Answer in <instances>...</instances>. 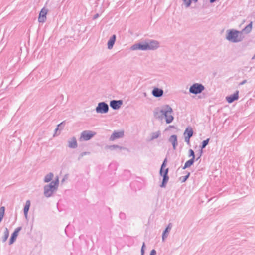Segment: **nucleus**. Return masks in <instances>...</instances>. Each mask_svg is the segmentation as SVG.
I'll list each match as a JSON object with an SVG mask.
<instances>
[{
	"mask_svg": "<svg viewBox=\"0 0 255 255\" xmlns=\"http://www.w3.org/2000/svg\"><path fill=\"white\" fill-rule=\"evenodd\" d=\"M172 113L173 110L170 106L168 105H164L155 108L153 111V115L156 119L161 121L165 119L166 123L169 124L174 119Z\"/></svg>",
	"mask_w": 255,
	"mask_h": 255,
	"instance_id": "nucleus-1",
	"label": "nucleus"
},
{
	"mask_svg": "<svg viewBox=\"0 0 255 255\" xmlns=\"http://www.w3.org/2000/svg\"><path fill=\"white\" fill-rule=\"evenodd\" d=\"M244 38L242 32L235 29H229L227 31L226 39L232 43L242 41Z\"/></svg>",
	"mask_w": 255,
	"mask_h": 255,
	"instance_id": "nucleus-2",
	"label": "nucleus"
},
{
	"mask_svg": "<svg viewBox=\"0 0 255 255\" xmlns=\"http://www.w3.org/2000/svg\"><path fill=\"white\" fill-rule=\"evenodd\" d=\"M167 158H165L160 169L159 174L161 176L163 177V179L162 183L160 186L162 188H164L166 187V185L169 180V177L168 176V173L169 171L168 168H165L167 164Z\"/></svg>",
	"mask_w": 255,
	"mask_h": 255,
	"instance_id": "nucleus-3",
	"label": "nucleus"
},
{
	"mask_svg": "<svg viewBox=\"0 0 255 255\" xmlns=\"http://www.w3.org/2000/svg\"><path fill=\"white\" fill-rule=\"evenodd\" d=\"M205 89V88L202 84L195 83L190 87L189 91L191 94L197 95L201 93Z\"/></svg>",
	"mask_w": 255,
	"mask_h": 255,
	"instance_id": "nucleus-4",
	"label": "nucleus"
},
{
	"mask_svg": "<svg viewBox=\"0 0 255 255\" xmlns=\"http://www.w3.org/2000/svg\"><path fill=\"white\" fill-rule=\"evenodd\" d=\"M108 105L105 102H99L96 108V111L97 113L106 114L109 111Z\"/></svg>",
	"mask_w": 255,
	"mask_h": 255,
	"instance_id": "nucleus-5",
	"label": "nucleus"
},
{
	"mask_svg": "<svg viewBox=\"0 0 255 255\" xmlns=\"http://www.w3.org/2000/svg\"><path fill=\"white\" fill-rule=\"evenodd\" d=\"M96 134V132L90 131V130H85L81 133L79 140L82 141H88L91 139Z\"/></svg>",
	"mask_w": 255,
	"mask_h": 255,
	"instance_id": "nucleus-6",
	"label": "nucleus"
},
{
	"mask_svg": "<svg viewBox=\"0 0 255 255\" xmlns=\"http://www.w3.org/2000/svg\"><path fill=\"white\" fill-rule=\"evenodd\" d=\"M57 189L55 188H52V186L50 185H45L44 186V195L47 197L49 198L52 196L54 192H56Z\"/></svg>",
	"mask_w": 255,
	"mask_h": 255,
	"instance_id": "nucleus-7",
	"label": "nucleus"
},
{
	"mask_svg": "<svg viewBox=\"0 0 255 255\" xmlns=\"http://www.w3.org/2000/svg\"><path fill=\"white\" fill-rule=\"evenodd\" d=\"M147 44H146V41L141 42L138 43H136L133 45L131 49L132 50H147L148 48Z\"/></svg>",
	"mask_w": 255,
	"mask_h": 255,
	"instance_id": "nucleus-8",
	"label": "nucleus"
},
{
	"mask_svg": "<svg viewBox=\"0 0 255 255\" xmlns=\"http://www.w3.org/2000/svg\"><path fill=\"white\" fill-rule=\"evenodd\" d=\"M146 44H147L148 50H155L159 47V43L155 40L148 39L146 41Z\"/></svg>",
	"mask_w": 255,
	"mask_h": 255,
	"instance_id": "nucleus-9",
	"label": "nucleus"
},
{
	"mask_svg": "<svg viewBox=\"0 0 255 255\" xmlns=\"http://www.w3.org/2000/svg\"><path fill=\"white\" fill-rule=\"evenodd\" d=\"M123 104V101L121 100H111L110 102V106L114 110L119 109Z\"/></svg>",
	"mask_w": 255,
	"mask_h": 255,
	"instance_id": "nucleus-10",
	"label": "nucleus"
},
{
	"mask_svg": "<svg viewBox=\"0 0 255 255\" xmlns=\"http://www.w3.org/2000/svg\"><path fill=\"white\" fill-rule=\"evenodd\" d=\"M239 91L236 90L234 94L226 97V101L229 103H232L239 99Z\"/></svg>",
	"mask_w": 255,
	"mask_h": 255,
	"instance_id": "nucleus-11",
	"label": "nucleus"
},
{
	"mask_svg": "<svg viewBox=\"0 0 255 255\" xmlns=\"http://www.w3.org/2000/svg\"><path fill=\"white\" fill-rule=\"evenodd\" d=\"M47 13V10L45 8H43L39 15L38 21L40 23H43L46 19V14Z\"/></svg>",
	"mask_w": 255,
	"mask_h": 255,
	"instance_id": "nucleus-12",
	"label": "nucleus"
},
{
	"mask_svg": "<svg viewBox=\"0 0 255 255\" xmlns=\"http://www.w3.org/2000/svg\"><path fill=\"white\" fill-rule=\"evenodd\" d=\"M164 91L162 89L155 87L152 91V94L156 98H159L163 96Z\"/></svg>",
	"mask_w": 255,
	"mask_h": 255,
	"instance_id": "nucleus-13",
	"label": "nucleus"
},
{
	"mask_svg": "<svg viewBox=\"0 0 255 255\" xmlns=\"http://www.w3.org/2000/svg\"><path fill=\"white\" fill-rule=\"evenodd\" d=\"M68 147L70 148L75 149L77 147V142L75 137L73 136L68 141Z\"/></svg>",
	"mask_w": 255,
	"mask_h": 255,
	"instance_id": "nucleus-14",
	"label": "nucleus"
},
{
	"mask_svg": "<svg viewBox=\"0 0 255 255\" xmlns=\"http://www.w3.org/2000/svg\"><path fill=\"white\" fill-rule=\"evenodd\" d=\"M172 227V224L171 223H169L167 227L165 229V230L163 231V232L162 233V236L163 241H164L165 240V239L167 238V237L168 235V233L170 232V231L171 230Z\"/></svg>",
	"mask_w": 255,
	"mask_h": 255,
	"instance_id": "nucleus-15",
	"label": "nucleus"
},
{
	"mask_svg": "<svg viewBox=\"0 0 255 255\" xmlns=\"http://www.w3.org/2000/svg\"><path fill=\"white\" fill-rule=\"evenodd\" d=\"M123 135V132H114L110 136V140L113 141L116 139L122 137Z\"/></svg>",
	"mask_w": 255,
	"mask_h": 255,
	"instance_id": "nucleus-16",
	"label": "nucleus"
},
{
	"mask_svg": "<svg viewBox=\"0 0 255 255\" xmlns=\"http://www.w3.org/2000/svg\"><path fill=\"white\" fill-rule=\"evenodd\" d=\"M116 39V35H113L111 37L110 39L108 40L107 45H108V48L109 49H112L113 48V47L114 46V43L115 42Z\"/></svg>",
	"mask_w": 255,
	"mask_h": 255,
	"instance_id": "nucleus-17",
	"label": "nucleus"
},
{
	"mask_svg": "<svg viewBox=\"0 0 255 255\" xmlns=\"http://www.w3.org/2000/svg\"><path fill=\"white\" fill-rule=\"evenodd\" d=\"M252 26H253V22L251 21L248 25H247L244 29H242V31H240L242 32V34H243V32H244L246 34H248L252 31Z\"/></svg>",
	"mask_w": 255,
	"mask_h": 255,
	"instance_id": "nucleus-18",
	"label": "nucleus"
},
{
	"mask_svg": "<svg viewBox=\"0 0 255 255\" xmlns=\"http://www.w3.org/2000/svg\"><path fill=\"white\" fill-rule=\"evenodd\" d=\"M193 130L191 127H187L185 131L184 135L185 137L191 138L193 135Z\"/></svg>",
	"mask_w": 255,
	"mask_h": 255,
	"instance_id": "nucleus-19",
	"label": "nucleus"
},
{
	"mask_svg": "<svg viewBox=\"0 0 255 255\" xmlns=\"http://www.w3.org/2000/svg\"><path fill=\"white\" fill-rule=\"evenodd\" d=\"M195 161H196L195 159L191 158L188 161H187L184 164V165L182 167L183 169H185L186 168L190 167L192 165H193Z\"/></svg>",
	"mask_w": 255,
	"mask_h": 255,
	"instance_id": "nucleus-20",
	"label": "nucleus"
},
{
	"mask_svg": "<svg viewBox=\"0 0 255 255\" xmlns=\"http://www.w3.org/2000/svg\"><path fill=\"white\" fill-rule=\"evenodd\" d=\"M30 206V200H27L23 209L24 215L26 218H27L28 212L29 210Z\"/></svg>",
	"mask_w": 255,
	"mask_h": 255,
	"instance_id": "nucleus-21",
	"label": "nucleus"
},
{
	"mask_svg": "<svg viewBox=\"0 0 255 255\" xmlns=\"http://www.w3.org/2000/svg\"><path fill=\"white\" fill-rule=\"evenodd\" d=\"M46 185H51L52 188H55L58 189V185H59V179L58 177H57L56 178L52 181L49 184H47Z\"/></svg>",
	"mask_w": 255,
	"mask_h": 255,
	"instance_id": "nucleus-22",
	"label": "nucleus"
},
{
	"mask_svg": "<svg viewBox=\"0 0 255 255\" xmlns=\"http://www.w3.org/2000/svg\"><path fill=\"white\" fill-rule=\"evenodd\" d=\"M184 173H185L186 175L179 178V181H180L181 183L185 182L188 179L190 175V172L188 171H185Z\"/></svg>",
	"mask_w": 255,
	"mask_h": 255,
	"instance_id": "nucleus-23",
	"label": "nucleus"
},
{
	"mask_svg": "<svg viewBox=\"0 0 255 255\" xmlns=\"http://www.w3.org/2000/svg\"><path fill=\"white\" fill-rule=\"evenodd\" d=\"M210 139V138H208L201 142V144L199 145L200 149L203 150L205 148V147L208 145Z\"/></svg>",
	"mask_w": 255,
	"mask_h": 255,
	"instance_id": "nucleus-24",
	"label": "nucleus"
},
{
	"mask_svg": "<svg viewBox=\"0 0 255 255\" xmlns=\"http://www.w3.org/2000/svg\"><path fill=\"white\" fill-rule=\"evenodd\" d=\"M54 176V175L52 173L50 172L49 174H47L44 178V182L45 183H48L52 179L53 177Z\"/></svg>",
	"mask_w": 255,
	"mask_h": 255,
	"instance_id": "nucleus-25",
	"label": "nucleus"
},
{
	"mask_svg": "<svg viewBox=\"0 0 255 255\" xmlns=\"http://www.w3.org/2000/svg\"><path fill=\"white\" fill-rule=\"evenodd\" d=\"M3 234V236L2 237V242H5L9 237V231L7 227L5 228Z\"/></svg>",
	"mask_w": 255,
	"mask_h": 255,
	"instance_id": "nucleus-26",
	"label": "nucleus"
},
{
	"mask_svg": "<svg viewBox=\"0 0 255 255\" xmlns=\"http://www.w3.org/2000/svg\"><path fill=\"white\" fill-rule=\"evenodd\" d=\"M17 236H18V234H17L16 233V232H13L12 234L11 237L10 238V240H9V245L12 244L15 242Z\"/></svg>",
	"mask_w": 255,
	"mask_h": 255,
	"instance_id": "nucleus-27",
	"label": "nucleus"
},
{
	"mask_svg": "<svg viewBox=\"0 0 255 255\" xmlns=\"http://www.w3.org/2000/svg\"><path fill=\"white\" fill-rule=\"evenodd\" d=\"M161 133L160 131L157 132H153L151 134V139L150 140H153L155 139H157L160 135Z\"/></svg>",
	"mask_w": 255,
	"mask_h": 255,
	"instance_id": "nucleus-28",
	"label": "nucleus"
},
{
	"mask_svg": "<svg viewBox=\"0 0 255 255\" xmlns=\"http://www.w3.org/2000/svg\"><path fill=\"white\" fill-rule=\"evenodd\" d=\"M169 141L172 143L173 149H175V135L171 136L169 139Z\"/></svg>",
	"mask_w": 255,
	"mask_h": 255,
	"instance_id": "nucleus-29",
	"label": "nucleus"
},
{
	"mask_svg": "<svg viewBox=\"0 0 255 255\" xmlns=\"http://www.w3.org/2000/svg\"><path fill=\"white\" fill-rule=\"evenodd\" d=\"M108 148L111 150H115L116 149H119L120 150L126 149L125 148L123 147L122 146H120L118 145H113L109 146Z\"/></svg>",
	"mask_w": 255,
	"mask_h": 255,
	"instance_id": "nucleus-30",
	"label": "nucleus"
},
{
	"mask_svg": "<svg viewBox=\"0 0 255 255\" xmlns=\"http://www.w3.org/2000/svg\"><path fill=\"white\" fill-rule=\"evenodd\" d=\"M5 212V207L2 206L0 208V223L3 219V216L4 215Z\"/></svg>",
	"mask_w": 255,
	"mask_h": 255,
	"instance_id": "nucleus-31",
	"label": "nucleus"
},
{
	"mask_svg": "<svg viewBox=\"0 0 255 255\" xmlns=\"http://www.w3.org/2000/svg\"><path fill=\"white\" fill-rule=\"evenodd\" d=\"M188 157L191 158L195 159V154L193 150L190 149L188 151Z\"/></svg>",
	"mask_w": 255,
	"mask_h": 255,
	"instance_id": "nucleus-32",
	"label": "nucleus"
},
{
	"mask_svg": "<svg viewBox=\"0 0 255 255\" xmlns=\"http://www.w3.org/2000/svg\"><path fill=\"white\" fill-rule=\"evenodd\" d=\"M90 154L89 152H83L80 154L78 159L80 160L84 156L89 155Z\"/></svg>",
	"mask_w": 255,
	"mask_h": 255,
	"instance_id": "nucleus-33",
	"label": "nucleus"
},
{
	"mask_svg": "<svg viewBox=\"0 0 255 255\" xmlns=\"http://www.w3.org/2000/svg\"><path fill=\"white\" fill-rule=\"evenodd\" d=\"M203 153V150L200 149L199 150L198 153L197 154L198 155V156L197 158L195 157V159L196 161H198L201 158V157Z\"/></svg>",
	"mask_w": 255,
	"mask_h": 255,
	"instance_id": "nucleus-34",
	"label": "nucleus"
},
{
	"mask_svg": "<svg viewBox=\"0 0 255 255\" xmlns=\"http://www.w3.org/2000/svg\"><path fill=\"white\" fill-rule=\"evenodd\" d=\"M198 0H188L186 2V7H188L190 6L192 1H193L195 3L197 2Z\"/></svg>",
	"mask_w": 255,
	"mask_h": 255,
	"instance_id": "nucleus-35",
	"label": "nucleus"
},
{
	"mask_svg": "<svg viewBox=\"0 0 255 255\" xmlns=\"http://www.w3.org/2000/svg\"><path fill=\"white\" fill-rule=\"evenodd\" d=\"M145 243H143L141 249V255H144L145 253Z\"/></svg>",
	"mask_w": 255,
	"mask_h": 255,
	"instance_id": "nucleus-36",
	"label": "nucleus"
},
{
	"mask_svg": "<svg viewBox=\"0 0 255 255\" xmlns=\"http://www.w3.org/2000/svg\"><path fill=\"white\" fill-rule=\"evenodd\" d=\"M64 125H65V121H63V122H61V123H60L59 124H58L57 125V127L59 128L60 129H62L63 128Z\"/></svg>",
	"mask_w": 255,
	"mask_h": 255,
	"instance_id": "nucleus-37",
	"label": "nucleus"
},
{
	"mask_svg": "<svg viewBox=\"0 0 255 255\" xmlns=\"http://www.w3.org/2000/svg\"><path fill=\"white\" fill-rule=\"evenodd\" d=\"M191 138H189V137H185V141L186 142V143L187 144V145H188L189 146H191V144H190V139Z\"/></svg>",
	"mask_w": 255,
	"mask_h": 255,
	"instance_id": "nucleus-38",
	"label": "nucleus"
},
{
	"mask_svg": "<svg viewBox=\"0 0 255 255\" xmlns=\"http://www.w3.org/2000/svg\"><path fill=\"white\" fill-rule=\"evenodd\" d=\"M119 217L122 219H125L126 218V215L123 212H121L119 214Z\"/></svg>",
	"mask_w": 255,
	"mask_h": 255,
	"instance_id": "nucleus-39",
	"label": "nucleus"
},
{
	"mask_svg": "<svg viewBox=\"0 0 255 255\" xmlns=\"http://www.w3.org/2000/svg\"><path fill=\"white\" fill-rule=\"evenodd\" d=\"M22 227H19L15 229L14 232H16L17 234H18V233L21 230Z\"/></svg>",
	"mask_w": 255,
	"mask_h": 255,
	"instance_id": "nucleus-40",
	"label": "nucleus"
},
{
	"mask_svg": "<svg viewBox=\"0 0 255 255\" xmlns=\"http://www.w3.org/2000/svg\"><path fill=\"white\" fill-rule=\"evenodd\" d=\"M156 251L155 250L153 249L151 251L150 255H156Z\"/></svg>",
	"mask_w": 255,
	"mask_h": 255,
	"instance_id": "nucleus-41",
	"label": "nucleus"
},
{
	"mask_svg": "<svg viewBox=\"0 0 255 255\" xmlns=\"http://www.w3.org/2000/svg\"><path fill=\"white\" fill-rule=\"evenodd\" d=\"M175 127L174 126H169L168 128H167L165 129V131H168L171 128H175Z\"/></svg>",
	"mask_w": 255,
	"mask_h": 255,
	"instance_id": "nucleus-42",
	"label": "nucleus"
},
{
	"mask_svg": "<svg viewBox=\"0 0 255 255\" xmlns=\"http://www.w3.org/2000/svg\"><path fill=\"white\" fill-rule=\"evenodd\" d=\"M247 82V80H244L243 81L239 84V86L243 85Z\"/></svg>",
	"mask_w": 255,
	"mask_h": 255,
	"instance_id": "nucleus-43",
	"label": "nucleus"
},
{
	"mask_svg": "<svg viewBox=\"0 0 255 255\" xmlns=\"http://www.w3.org/2000/svg\"><path fill=\"white\" fill-rule=\"evenodd\" d=\"M99 14L98 13H97V14H96L93 16V19L94 20H95V19H96L98 18L99 17Z\"/></svg>",
	"mask_w": 255,
	"mask_h": 255,
	"instance_id": "nucleus-44",
	"label": "nucleus"
},
{
	"mask_svg": "<svg viewBox=\"0 0 255 255\" xmlns=\"http://www.w3.org/2000/svg\"><path fill=\"white\" fill-rule=\"evenodd\" d=\"M217 0H209V2L211 3H213L215 2Z\"/></svg>",
	"mask_w": 255,
	"mask_h": 255,
	"instance_id": "nucleus-45",
	"label": "nucleus"
},
{
	"mask_svg": "<svg viewBox=\"0 0 255 255\" xmlns=\"http://www.w3.org/2000/svg\"><path fill=\"white\" fill-rule=\"evenodd\" d=\"M59 129V128L57 127V128H56L55 130V134L56 133L57 131H58V130Z\"/></svg>",
	"mask_w": 255,
	"mask_h": 255,
	"instance_id": "nucleus-46",
	"label": "nucleus"
},
{
	"mask_svg": "<svg viewBox=\"0 0 255 255\" xmlns=\"http://www.w3.org/2000/svg\"><path fill=\"white\" fill-rule=\"evenodd\" d=\"M183 0L185 4V6H186V2H187V1H188V0Z\"/></svg>",
	"mask_w": 255,
	"mask_h": 255,
	"instance_id": "nucleus-47",
	"label": "nucleus"
},
{
	"mask_svg": "<svg viewBox=\"0 0 255 255\" xmlns=\"http://www.w3.org/2000/svg\"><path fill=\"white\" fill-rule=\"evenodd\" d=\"M252 59H255V54L253 55V56L252 57Z\"/></svg>",
	"mask_w": 255,
	"mask_h": 255,
	"instance_id": "nucleus-48",
	"label": "nucleus"
},
{
	"mask_svg": "<svg viewBox=\"0 0 255 255\" xmlns=\"http://www.w3.org/2000/svg\"><path fill=\"white\" fill-rule=\"evenodd\" d=\"M144 96L145 97H146V93L145 92V93H144Z\"/></svg>",
	"mask_w": 255,
	"mask_h": 255,
	"instance_id": "nucleus-49",
	"label": "nucleus"
},
{
	"mask_svg": "<svg viewBox=\"0 0 255 255\" xmlns=\"http://www.w3.org/2000/svg\"><path fill=\"white\" fill-rule=\"evenodd\" d=\"M176 146L177 145V140L176 139Z\"/></svg>",
	"mask_w": 255,
	"mask_h": 255,
	"instance_id": "nucleus-50",
	"label": "nucleus"
}]
</instances>
